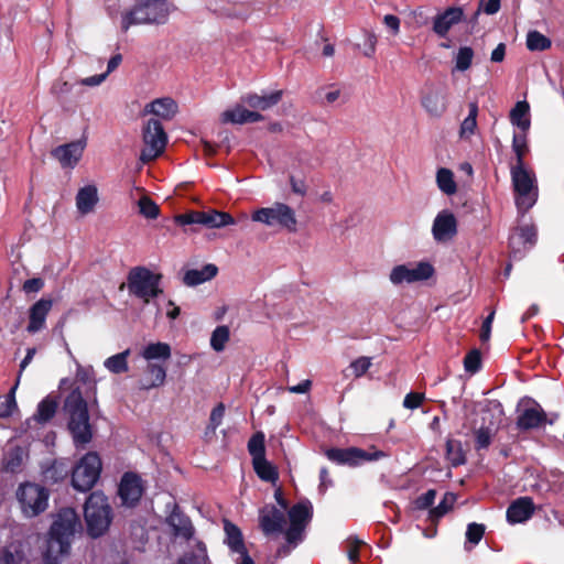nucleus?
Instances as JSON below:
<instances>
[{
	"label": "nucleus",
	"instance_id": "obj_18",
	"mask_svg": "<svg viewBox=\"0 0 564 564\" xmlns=\"http://www.w3.org/2000/svg\"><path fill=\"white\" fill-rule=\"evenodd\" d=\"M246 106L247 105L241 101L226 109L220 116L221 122L245 124L263 120V116L259 111L250 110Z\"/></svg>",
	"mask_w": 564,
	"mask_h": 564
},
{
	"label": "nucleus",
	"instance_id": "obj_60",
	"mask_svg": "<svg viewBox=\"0 0 564 564\" xmlns=\"http://www.w3.org/2000/svg\"><path fill=\"white\" fill-rule=\"evenodd\" d=\"M225 415V406L224 404H218L216 408L213 409L210 413V427L215 431L223 422V417Z\"/></svg>",
	"mask_w": 564,
	"mask_h": 564
},
{
	"label": "nucleus",
	"instance_id": "obj_22",
	"mask_svg": "<svg viewBox=\"0 0 564 564\" xmlns=\"http://www.w3.org/2000/svg\"><path fill=\"white\" fill-rule=\"evenodd\" d=\"M534 512V503L529 497L516 499L507 510V520L511 524L522 523L531 518Z\"/></svg>",
	"mask_w": 564,
	"mask_h": 564
},
{
	"label": "nucleus",
	"instance_id": "obj_4",
	"mask_svg": "<svg viewBox=\"0 0 564 564\" xmlns=\"http://www.w3.org/2000/svg\"><path fill=\"white\" fill-rule=\"evenodd\" d=\"M64 409L69 416L68 429L76 445H84L91 441L93 431L89 423L87 402L79 387L67 395Z\"/></svg>",
	"mask_w": 564,
	"mask_h": 564
},
{
	"label": "nucleus",
	"instance_id": "obj_14",
	"mask_svg": "<svg viewBox=\"0 0 564 564\" xmlns=\"http://www.w3.org/2000/svg\"><path fill=\"white\" fill-rule=\"evenodd\" d=\"M329 460L339 465L357 466L362 462L377 460L384 457L380 451L367 452L357 447L330 448L326 451Z\"/></svg>",
	"mask_w": 564,
	"mask_h": 564
},
{
	"label": "nucleus",
	"instance_id": "obj_42",
	"mask_svg": "<svg viewBox=\"0 0 564 564\" xmlns=\"http://www.w3.org/2000/svg\"><path fill=\"white\" fill-rule=\"evenodd\" d=\"M512 150L516 153L517 161L514 165H524V156L529 151L527 143V133L516 132L512 138Z\"/></svg>",
	"mask_w": 564,
	"mask_h": 564
},
{
	"label": "nucleus",
	"instance_id": "obj_39",
	"mask_svg": "<svg viewBox=\"0 0 564 564\" xmlns=\"http://www.w3.org/2000/svg\"><path fill=\"white\" fill-rule=\"evenodd\" d=\"M475 57L474 50L469 46H462L454 55L455 70L466 72L473 65Z\"/></svg>",
	"mask_w": 564,
	"mask_h": 564
},
{
	"label": "nucleus",
	"instance_id": "obj_54",
	"mask_svg": "<svg viewBox=\"0 0 564 564\" xmlns=\"http://www.w3.org/2000/svg\"><path fill=\"white\" fill-rule=\"evenodd\" d=\"M21 556L20 545H10L0 556V564H13L17 560H20Z\"/></svg>",
	"mask_w": 564,
	"mask_h": 564
},
{
	"label": "nucleus",
	"instance_id": "obj_48",
	"mask_svg": "<svg viewBox=\"0 0 564 564\" xmlns=\"http://www.w3.org/2000/svg\"><path fill=\"white\" fill-rule=\"evenodd\" d=\"M456 500V497L452 492H447L444 495L442 501L438 503V506L431 510L430 517L433 521L440 519L445 513H447L452 507L454 506Z\"/></svg>",
	"mask_w": 564,
	"mask_h": 564
},
{
	"label": "nucleus",
	"instance_id": "obj_28",
	"mask_svg": "<svg viewBox=\"0 0 564 564\" xmlns=\"http://www.w3.org/2000/svg\"><path fill=\"white\" fill-rule=\"evenodd\" d=\"M536 240V230L532 225L521 226L512 236L510 237V247L512 252L516 254L521 251V246L523 248L532 247Z\"/></svg>",
	"mask_w": 564,
	"mask_h": 564
},
{
	"label": "nucleus",
	"instance_id": "obj_17",
	"mask_svg": "<svg viewBox=\"0 0 564 564\" xmlns=\"http://www.w3.org/2000/svg\"><path fill=\"white\" fill-rule=\"evenodd\" d=\"M142 494L141 478L135 474H124L119 485V496L122 503L132 507L140 500Z\"/></svg>",
	"mask_w": 564,
	"mask_h": 564
},
{
	"label": "nucleus",
	"instance_id": "obj_6",
	"mask_svg": "<svg viewBox=\"0 0 564 564\" xmlns=\"http://www.w3.org/2000/svg\"><path fill=\"white\" fill-rule=\"evenodd\" d=\"M161 281L162 275L160 273L145 267H135L129 271L127 286L131 295L148 304L163 293Z\"/></svg>",
	"mask_w": 564,
	"mask_h": 564
},
{
	"label": "nucleus",
	"instance_id": "obj_53",
	"mask_svg": "<svg viewBox=\"0 0 564 564\" xmlns=\"http://www.w3.org/2000/svg\"><path fill=\"white\" fill-rule=\"evenodd\" d=\"M476 436V448H487L491 443L492 433L488 427H480L475 432Z\"/></svg>",
	"mask_w": 564,
	"mask_h": 564
},
{
	"label": "nucleus",
	"instance_id": "obj_43",
	"mask_svg": "<svg viewBox=\"0 0 564 564\" xmlns=\"http://www.w3.org/2000/svg\"><path fill=\"white\" fill-rule=\"evenodd\" d=\"M252 463L257 475L262 480L274 481L278 478L274 467L265 459V457L256 459Z\"/></svg>",
	"mask_w": 564,
	"mask_h": 564
},
{
	"label": "nucleus",
	"instance_id": "obj_20",
	"mask_svg": "<svg viewBox=\"0 0 564 564\" xmlns=\"http://www.w3.org/2000/svg\"><path fill=\"white\" fill-rule=\"evenodd\" d=\"M226 533V543L231 551L239 553L238 564H254L253 560L248 555L245 549L242 534L239 528L229 521H225L224 524Z\"/></svg>",
	"mask_w": 564,
	"mask_h": 564
},
{
	"label": "nucleus",
	"instance_id": "obj_41",
	"mask_svg": "<svg viewBox=\"0 0 564 564\" xmlns=\"http://www.w3.org/2000/svg\"><path fill=\"white\" fill-rule=\"evenodd\" d=\"M230 337V332L228 326L220 325L217 326L210 336V347L217 351L220 352L225 349L226 344L228 343Z\"/></svg>",
	"mask_w": 564,
	"mask_h": 564
},
{
	"label": "nucleus",
	"instance_id": "obj_23",
	"mask_svg": "<svg viewBox=\"0 0 564 564\" xmlns=\"http://www.w3.org/2000/svg\"><path fill=\"white\" fill-rule=\"evenodd\" d=\"M282 98V91L275 90L268 94H247L241 97L240 101L246 104L254 111H265L278 105Z\"/></svg>",
	"mask_w": 564,
	"mask_h": 564
},
{
	"label": "nucleus",
	"instance_id": "obj_63",
	"mask_svg": "<svg viewBox=\"0 0 564 564\" xmlns=\"http://www.w3.org/2000/svg\"><path fill=\"white\" fill-rule=\"evenodd\" d=\"M495 317V311H492L484 321L481 332H480V339L481 341H488L490 338L491 333V325Z\"/></svg>",
	"mask_w": 564,
	"mask_h": 564
},
{
	"label": "nucleus",
	"instance_id": "obj_25",
	"mask_svg": "<svg viewBox=\"0 0 564 564\" xmlns=\"http://www.w3.org/2000/svg\"><path fill=\"white\" fill-rule=\"evenodd\" d=\"M52 305V301L45 299H41L32 305L30 308V322L26 328L29 333H37L44 327L46 316L50 313Z\"/></svg>",
	"mask_w": 564,
	"mask_h": 564
},
{
	"label": "nucleus",
	"instance_id": "obj_62",
	"mask_svg": "<svg viewBox=\"0 0 564 564\" xmlns=\"http://www.w3.org/2000/svg\"><path fill=\"white\" fill-rule=\"evenodd\" d=\"M108 77V73H102L99 75H94L89 77L82 78L78 84L82 86L96 87L101 85L106 78Z\"/></svg>",
	"mask_w": 564,
	"mask_h": 564
},
{
	"label": "nucleus",
	"instance_id": "obj_49",
	"mask_svg": "<svg viewBox=\"0 0 564 564\" xmlns=\"http://www.w3.org/2000/svg\"><path fill=\"white\" fill-rule=\"evenodd\" d=\"M139 210L144 217L150 219H154L159 216V206L147 196L140 198Z\"/></svg>",
	"mask_w": 564,
	"mask_h": 564
},
{
	"label": "nucleus",
	"instance_id": "obj_2",
	"mask_svg": "<svg viewBox=\"0 0 564 564\" xmlns=\"http://www.w3.org/2000/svg\"><path fill=\"white\" fill-rule=\"evenodd\" d=\"M82 529L79 516L73 508H62L52 516L45 555L47 558L66 556L76 533Z\"/></svg>",
	"mask_w": 564,
	"mask_h": 564
},
{
	"label": "nucleus",
	"instance_id": "obj_16",
	"mask_svg": "<svg viewBox=\"0 0 564 564\" xmlns=\"http://www.w3.org/2000/svg\"><path fill=\"white\" fill-rule=\"evenodd\" d=\"M86 142L83 140L63 144L53 150V156L64 169H74L83 156Z\"/></svg>",
	"mask_w": 564,
	"mask_h": 564
},
{
	"label": "nucleus",
	"instance_id": "obj_9",
	"mask_svg": "<svg viewBox=\"0 0 564 564\" xmlns=\"http://www.w3.org/2000/svg\"><path fill=\"white\" fill-rule=\"evenodd\" d=\"M17 500L22 513L28 518H33L47 508L48 491L40 485L25 482L19 486Z\"/></svg>",
	"mask_w": 564,
	"mask_h": 564
},
{
	"label": "nucleus",
	"instance_id": "obj_8",
	"mask_svg": "<svg viewBox=\"0 0 564 564\" xmlns=\"http://www.w3.org/2000/svg\"><path fill=\"white\" fill-rule=\"evenodd\" d=\"M251 220L263 224L270 228L285 229L294 232L296 230L295 212L284 203H274L270 207H261L251 214Z\"/></svg>",
	"mask_w": 564,
	"mask_h": 564
},
{
	"label": "nucleus",
	"instance_id": "obj_44",
	"mask_svg": "<svg viewBox=\"0 0 564 564\" xmlns=\"http://www.w3.org/2000/svg\"><path fill=\"white\" fill-rule=\"evenodd\" d=\"M446 456L453 466H458L465 463V454L459 441L448 440L446 442Z\"/></svg>",
	"mask_w": 564,
	"mask_h": 564
},
{
	"label": "nucleus",
	"instance_id": "obj_32",
	"mask_svg": "<svg viewBox=\"0 0 564 564\" xmlns=\"http://www.w3.org/2000/svg\"><path fill=\"white\" fill-rule=\"evenodd\" d=\"M218 272L214 264H206L200 269H192L185 272L183 282L188 286H195L212 280Z\"/></svg>",
	"mask_w": 564,
	"mask_h": 564
},
{
	"label": "nucleus",
	"instance_id": "obj_12",
	"mask_svg": "<svg viewBox=\"0 0 564 564\" xmlns=\"http://www.w3.org/2000/svg\"><path fill=\"white\" fill-rule=\"evenodd\" d=\"M434 267L429 261L409 262L393 267L389 281L395 286L424 282L434 275Z\"/></svg>",
	"mask_w": 564,
	"mask_h": 564
},
{
	"label": "nucleus",
	"instance_id": "obj_58",
	"mask_svg": "<svg viewBox=\"0 0 564 564\" xmlns=\"http://www.w3.org/2000/svg\"><path fill=\"white\" fill-rule=\"evenodd\" d=\"M436 497V491L434 489L427 490L424 495L420 496L415 500V506L417 509H426L434 503Z\"/></svg>",
	"mask_w": 564,
	"mask_h": 564
},
{
	"label": "nucleus",
	"instance_id": "obj_46",
	"mask_svg": "<svg viewBox=\"0 0 564 564\" xmlns=\"http://www.w3.org/2000/svg\"><path fill=\"white\" fill-rule=\"evenodd\" d=\"M248 451L252 456V462L264 456V435L261 432L256 433L248 442Z\"/></svg>",
	"mask_w": 564,
	"mask_h": 564
},
{
	"label": "nucleus",
	"instance_id": "obj_33",
	"mask_svg": "<svg viewBox=\"0 0 564 564\" xmlns=\"http://www.w3.org/2000/svg\"><path fill=\"white\" fill-rule=\"evenodd\" d=\"M436 185L437 188L445 195L452 196L457 192V184L454 173L446 167H440L436 171Z\"/></svg>",
	"mask_w": 564,
	"mask_h": 564
},
{
	"label": "nucleus",
	"instance_id": "obj_38",
	"mask_svg": "<svg viewBox=\"0 0 564 564\" xmlns=\"http://www.w3.org/2000/svg\"><path fill=\"white\" fill-rule=\"evenodd\" d=\"M130 355V350L127 349L120 354L113 355L107 358L104 362V366L107 370L112 373H122L128 371V357Z\"/></svg>",
	"mask_w": 564,
	"mask_h": 564
},
{
	"label": "nucleus",
	"instance_id": "obj_55",
	"mask_svg": "<svg viewBox=\"0 0 564 564\" xmlns=\"http://www.w3.org/2000/svg\"><path fill=\"white\" fill-rule=\"evenodd\" d=\"M485 532V528L481 524L470 523L466 531V538L468 542L473 544H478L482 539Z\"/></svg>",
	"mask_w": 564,
	"mask_h": 564
},
{
	"label": "nucleus",
	"instance_id": "obj_51",
	"mask_svg": "<svg viewBox=\"0 0 564 564\" xmlns=\"http://www.w3.org/2000/svg\"><path fill=\"white\" fill-rule=\"evenodd\" d=\"M370 367L371 358L369 357H359L356 360L351 361L349 366L356 378L364 376L369 370Z\"/></svg>",
	"mask_w": 564,
	"mask_h": 564
},
{
	"label": "nucleus",
	"instance_id": "obj_34",
	"mask_svg": "<svg viewBox=\"0 0 564 564\" xmlns=\"http://www.w3.org/2000/svg\"><path fill=\"white\" fill-rule=\"evenodd\" d=\"M167 523L173 528L176 535L188 539L193 533L189 519L180 512H172L167 518Z\"/></svg>",
	"mask_w": 564,
	"mask_h": 564
},
{
	"label": "nucleus",
	"instance_id": "obj_5",
	"mask_svg": "<svg viewBox=\"0 0 564 564\" xmlns=\"http://www.w3.org/2000/svg\"><path fill=\"white\" fill-rule=\"evenodd\" d=\"M87 533L91 538L104 535L112 521V510L108 498L100 491L89 495L84 507Z\"/></svg>",
	"mask_w": 564,
	"mask_h": 564
},
{
	"label": "nucleus",
	"instance_id": "obj_26",
	"mask_svg": "<svg viewBox=\"0 0 564 564\" xmlns=\"http://www.w3.org/2000/svg\"><path fill=\"white\" fill-rule=\"evenodd\" d=\"M546 421V415L543 409L536 404H530L523 409L521 414L518 417V426L520 429H534L544 424Z\"/></svg>",
	"mask_w": 564,
	"mask_h": 564
},
{
	"label": "nucleus",
	"instance_id": "obj_59",
	"mask_svg": "<svg viewBox=\"0 0 564 564\" xmlns=\"http://www.w3.org/2000/svg\"><path fill=\"white\" fill-rule=\"evenodd\" d=\"M178 564H207L205 550L199 549L195 555H185L180 560Z\"/></svg>",
	"mask_w": 564,
	"mask_h": 564
},
{
	"label": "nucleus",
	"instance_id": "obj_52",
	"mask_svg": "<svg viewBox=\"0 0 564 564\" xmlns=\"http://www.w3.org/2000/svg\"><path fill=\"white\" fill-rule=\"evenodd\" d=\"M362 545V542L357 538H348L345 547L347 552V556L350 562H357L359 558V549Z\"/></svg>",
	"mask_w": 564,
	"mask_h": 564
},
{
	"label": "nucleus",
	"instance_id": "obj_35",
	"mask_svg": "<svg viewBox=\"0 0 564 564\" xmlns=\"http://www.w3.org/2000/svg\"><path fill=\"white\" fill-rule=\"evenodd\" d=\"M56 410V399L48 395L39 403L36 412L33 415V419L39 423H46L55 415Z\"/></svg>",
	"mask_w": 564,
	"mask_h": 564
},
{
	"label": "nucleus",
	"instance_id": "obj_10",
	"mask_svg": "<svg viewBox=\"0 0 564 564\" xmlns=\"http://www.w3.org/2000/svg\"><path fill=\"white\" fill-rule=\"evenodd\" d=\"M101 471V460L97 453L89 452L75 465L72 474L73 487L78 491H88L97 482Z\"/></svg>",
	"mask_w": 564,
	"mask_h": 564
},
{
	"label": "nucleus",
	"instance_id": "obj_21",
	"mask_svg": "<svg viewBox=\"0 0 564 564\" xmlns=\"http://www.w3.org/2000/svg\"><path fill=\"white\" fill-rule=\"evenodd\" d=\"M166 379V367L160 362H148L140 378V388L151 390L162 387Z\"/></svg>",
	"mask_w": 564,
	"mask_h": 564
},
{
	"label": "nucleus",
	"instance_id": "obj_56",
	"mask_svg": "<svg viewBox=\"0 0 564 564\" xmlns=\"http://www.w3.org/2000/svg\"><path fill=\"white\" fill-rule=\"evenodd\" d=\"M423 400H424L423 393L410 392L405 395V398L403 400V406L406 409L414 410V409H417L422 404Z\"/></svg>",
	"mask_w": 564,
	"mask_h": 564
},
{
	"label": "nucleus",
	"instance_id": "obj_13",
	"mask_svg": "<svg viewBox=\"0 0 564 564\" xmlns=\"http://www.w3.org/2000/svg\"><path fill=\"white\" fill-rule=\"evenodd\" d=\"M421 106L431 118H441L448 107V89L443 85L426 87L421 96Z\"/></svg>",
	"mask_w": 564,
	"mask_h": 564
},
{
	"label": "nucleus",
	"instance_id": "obj_40",
	"mask_svg": "<svg viewBox=\"0 0 564 564\" xmlns=\"http://www.w3.org/2000/svg\"><path fill=\"white\" fill-rule=\"evenodd\" d=\"M527 47L529 51H546L551 47V40L539 31H529L527 34Z\"/></svg>",
	"mask_w": 564,
	"mask_h": 564
},
{
	"label": "nucleus",
	"instance_id": "obj_31",
	"mask_svg": "<svg viewBox=\"0 0 564 564\" xmlns=\"http://www.w3.org/2000/svg\"><path fill=\"white\" fill-rule=\"evenodd\" d=\"M509 119L520 132L527 133L531 127L530 105L525 100L518 101L511 109Z\"/></svg>",
	"mask_w": 564,
	"mask_h": 564
},
{
	"label": "nucleus",
	"instance_id": "obj_3",
	"mask_svg": "<svg viewBox=\"0 0 564 564\" xmlns=\"http://www.w3.org/2000/svg\"><path fill=\"white\" fill-rule=\"evenodd\" d=\"M172 9L169 0H138L135 6L122 12L121 29L127 31L133 25L164 24Z\"/></svg>",
	"mask_w": 564,
	"mask_h": 564
},
{
	"label": "nucleus",
	"instance_id": "obj_36",
	"mask_svg": "<svg viewBox=\"0 0 564 564\" xmlns=\"http://www.w3.org/2000/svg\"><path fill=\"white\" fill-rule=\"evenodd\" d=\"M26 457V452L22 447L15 446L7 453L3 460L4 468L11 473L17 471L21 468Z\"/></svg>",
	"mask_w": 564,
	"mask_h": 564
},
{
	"label": "nucleus",
	"instance_id": "obj_7",
	"mask_svg": "<svg viewBox=\"0 0 564 564\" xmlns=\"http://www.w3.org/2000/svg\"><path fill=\"white\" fill-rule=\"evenodd\" d=\"M511 180L516 193L517 207L521 212H527L538 199L535 175L524 165H512Z\"/></svg>",
	"mask_w": 564,
	"mask_h": 564
},
{
	"label": "nucleus",
	"instance_id": "obj_1",
	"mask_svg": "<svg viewBox=\"0 0 564 564\" xmlns=\"http://www.w3.org/2000/svg\"><path fill=\"white\" fill-rule=\"evenodd\" d=\"M285 510L273 505H265L259 512V525L265 535L284 532L289 544L297 545L303 541L304 532L313 516V506L308 500L300 501L289 511L290 525L284 530Z\"/></svg>",
	"mask_w": 564,
	"mask_h": 564
},
{
	"label": "nucleus",
	"instance_id": "obj_57",
	"mask_svg": "<svg viewBox=\"0 0 564 564\" xmlns=\"http://www.w3.org/2000/svg\"><path fill=\"white\" fill-rule=\"evenodd\" d=\"M176 223L181 225L198 224L202 225V212H192L188 214L178 215L175 218Z\"/></svg>",
	"mask_w": 564,
	"mask_h": 564
},
{
	"label": "nucleus",
	"instance_id": "obj_15",
	"mask_svg": "<svg viewBox=\"0 0 564 564\" xmlns=\"http://www.w3.org/2000/svg\"><path fill=\"white\" fill-rule=\"evenodd\" d=\"M457 234V219L455 215L448 210H441L434 218L432 225V235L436 242H447Z\"/></svg>",
	"mask_w": 564,
	"mask_h": 564
},
{
	"label": "nucleus",
	"instance_id": "obj_45",
	"mask_svg": "<svg viewBox=\"0 0 564 564\" xmlns=\"http://www.w3.org/2000/svg\"><path fill=\"white\" fill-rule=\"evenodd\" d=\"M19 383H20L19 378H17L14 386L10 389L9 393L6 397L4 402H2L0 405V417H2V419L9 417L18 410V404L15 401V392L19 387Z\"/></svg>",
	"mask_w": 564,
	"mask_h": 564
},
{
	"label": "nucleus",
	"instance_id": "obj_29",
	"mask_svg": "<svg viewBox=\"0 0 564 564\" xmlns=\"http://www.w3.org/2000/svg\"><path fill=\"white\" fill-rule=\"evenodd\" d=\"M463 17V11L459 8H449L444 13L437 15L434 20L433 30L440 36H445L449 29L457 24Z\"/></svg>",
	"mask_w": 564,
	"mask_h": 564
},
{
	"label": "nucleus",
	"instance_id": "obj_37",
	"mask_svg": "<svg viewBox=\"0 0 564 564\" xmlns=\"http://www.w3.org/2000/svg\"><path fill=\"white\" fill-rule=\"evenodd\" d=\"M478 106L475 102L469 104L468 116L463 120L459 128V137L462 139H469L477 128Z\"/></svg>",
	"mask_w": 564,
	"mask_h": 564
},
{
	"label": "nucleus",
	"instance_id": "obj_24",
	"mask_svg": "<svg viewBox=\"0 0 564 564\" xmlns=\"http://www.w3.org/2000/svg\"><path fill=\"white\" fill-rule=\"evenodd\" d=\"M140 356L147 362H160L165 365L172 356V348L170 344L164 341H151L141 348Z\"/></svg>",
	"mask_w": 564,
	"mask_h": 564
},
{
	"label": "nucleus",
	"instance_id": "obj_64",
	"mask_svg": "<svg viewBox=\"0 0 564 564\" xmlns=\"http://www.w3.org/2000/svg\"><path fill=\"white\" fill-rule=\"evenodd\" d=\"M44 286V282L40 278L29 279L23 283V291L26 293L39 292Z\"/></svg>",
	"mask_w": 564,
	"mask_h": 564
},
{
	"label": "nucleus",
	"instance_id": "obj_50",
	"mask_svg": "<svg viewBox=\"0 0 564 564\" xmlns=\"http://www.w3.org/2000/svg\"><path fill=\"white\" fill-rule=\"evenodd\" d=\"M464 367L467 372L475 373L481 367V358L478 350H471L464 359Z\"/></svg>",
	"mask_w": 564,
	"mask_h": 564
},
{
	"label": "nucleus",
	"instance_id": "obj_19",
	"mask_svg": "<svg viewBox=\"0 0 564 564\" xmlns=\"http://www.w3.org/2000/svg\"><path fill=\"white\" fill-rule=\"evenodd\" d=\"M98 203L99 193L96 184L89 183L78 188L75 196V204L77 212L82 216L94 213Z\"/></svg>",
	"mask_w": 564,
	"mask_h": 564
},
{
	"label": "nucleus",
	"instance_id": "obj_61",
	"mask_svg": "<svg viewBox=\"0 0 564 564\" xmlns=\"http://www.w3.org/2000/svg\"><path fill=\"white\" fill-rule=\"evenodd\" d=\"M383 23L393 36L399 34L401 21L397 15L386 14Z\"/></svg>",
	"mask_w": 564,
	"mask_h": 564
},
{
	"label": "nucleus",
	"instance_id": "obj_30",
	"mask_svg": "<svg viewBox=\"0 0 564 564\" xmlns=\"http://www.w3.org/2000/svg\"><path fill=\"white\" fill-rule=\"evenodd\" d=\"M202 225L209 229H220L236 225L235 218L226 212L209 209L202 212Z\"/></svg>",
	"mask_w": 564,
	"mask_h": 564
},
{
	"label": "nucleus",
	"instance_id": "obj_11",
	"mask_svg": "<svg viewBox=\"0 0 564 564\" xmlns=\"http://www.w3.org/2000/svg\"><path fill=\"white\" fill-rule=\"evenodd\" d=\"M143 149L140 154L142 162H150L159 158L167 143V135L156 119L148 120L142 128Z\"/></svg>",
	"mask_w": 564,
	"mask_h": 564
},
{
	"label": "nucleus",
	"instance_id": "obj_27",
	"mask_svg": "<svg viewBox=\"0 0 564 564\" xmlns=\"http://www.w3.org/2000/svg\"><path fill=\"white\" fill-rule=\"evenodd\" d=\"M176 112L177 105L172 98L169 97L155 99L148 104L144 108V113H152L164 120L172 119Z\"/></svg>",
	"mask_w": 564,
	"mask_h": 564
},
{
	"label": "nucleus",
	"instance_id": "obj_47",
	"mask_svg": "<svg viewBox=\"0 0 564 564\" xmlns=\"http://www.w3.org/2000/svg\"><path fill=\"white\" fill-rule=\"evenodd\" d=\"M76 381L88 386V389L91 390L93 394L95 395L96 380L93 367H83L77 365Z\"/></svg>",
	"mask_w": 564,
	"mask_h": 564
}]
</instances>
